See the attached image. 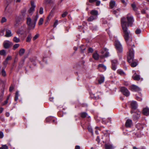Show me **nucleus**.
<instances>
[{
  "label": "nucleus",
  "mask_w": 149,
  "mask_h": 149,
  "mask_svg": "<svg viewBox=\"0 0 149 149\" xmlns=\"http://www.w3.org/2000/svg\"><path fill=\"white\" fill-rule=\"evenodd\" d=\"M25 52V49L23 48H21L20 49L19 52V54L20 56H22Z\"/></svg>",
  "instance_id": "nucleus-28"
},
{
  "label": "nucleus",
  "mask_w": 149,
  "mask_h": 149,
  "mask_svg": "<svg viewBox=\"0 0 149 149\" xmlns=\"http://www.w3.org/2000/svg\"><path fill=\"white\" fill-rule=\"evenodd\" d=\"M31 7L28 10V13L30 15H32L33 12L34 11L36 5L34 1H32L31 2Z\"/></svg>",
  "instance_id": "nucleus-8"
},
{
  "label": "nucleus",
  "mask_w": 149,
  "mask_h": 149,
  "mask_svg": "<svg viewBox=\"0 0 149 149\" xmlns=\"http://www.w3.org/2000/svg\"><path fill=\"white\" fill-rule=\"evenodd\" d=\"M19 95V91H17L15 93V101H16L18 99Z\"/></svg>",
  "instance_id": "nucleus-33"
},
{
  "label": "nucleus",
  "mask_w": 149,
  "mask_h": 149,
  "mask_svg": "<svg viewBox=\"0 0 149 149\" xmlns=\"http://www.w3.org/2000/svg\"><path fill=\"white\" fill-rule=\"evenodd\" d=\"M105 146V149H114V148L112 144H106Z\"/></svg>",
  "instance_id": "nucleus-24"
},
{
  "label": "nucleus",
  "mask_w": 149,
  "mask_h": 149,
  "mask_svg": "<svg viewBox=\"0 0 149 149\" xmlns=\"http://www.w3.org/2000/svg\"><path fill=\"white\" fill-rule=\"evenodd\" d=\"M96 2V4L97 6H99L100 4V1H97Z\"/></svg>",
  "instance_id": "nucleus-58"
},
{
  "label": "nucleus",
  "mask_w": 149,
  "mask_h": 149,
  "mask_svg": "<svg viewBox=\"0 0 149 149\" xmlns=\"http://www.w3.org/2000/svg\"><path fill=\"white\" fill-rule=\"evenodd\" d=\"M3 137V134L2 132H0V138H2Z\"/></svg>",
  "instance_id": "nucleus-59"
},
{
  "label": "nucleus",
  "mask_w": 149,
  "mask_h": 149,
  "mask_svg": "<svg viewBox=\"0 0 149 149\" xmlns=\"http://www.w3.org/2000/svg\"><path fill=\"white\" fill-rule=\"evenodd\" d=\"M115 5V2L114 1H111L110 3V6L111 8H113Z\"/></svg>",
  "instance_id": "nucleus-32"
},
{
  "label": "nucleus",
  "mask_w": 149,
  "mask_h": 149,
  "mask_svg": "<svg viewBox=\"0 0 149 149\" xmlns=\"http://www.w3.org/2000/svg\"><path fill=\"white\" fill-rule=\"evenodd\" d=\"M14 88L12 86H11L10 87V88H9V90H10V91L11 92L13 90Z\"/></svg>",
  "instance_id": "nucleus-62"
},
{
  "label": "nucleus",
  "mask_w": 149,
  "mask_h": 149,
  "mask_svg": "<svg viewBox=\"0 0 149 149\" xmlns=\"http://www.w3.org/2000/svg\"><path fill=\"white\" fill-rule=\"evenodd\" d=\"M19 46V44H16L13 46V49L15 50L16 49L18 48Z\"/></svg>",
  "instance_id": "nucleus-36"
},
{
  "label": "nucleus",
  "mask_w": 149,
  "mask_h": 149,
  "mask_svg": "<svg viewBox=\"0 0 149 149\" xmlns=\"http://www.w3.org/2000/svg\"><path fill=\"white\" fill-rule=\"evenodd\" d=\"M38 17V13H37L36 15L33 16L32 19L29 17H28L27 18L26 24L29 30L30 31L34 29L36 26V22Z\"/></svg>",
  "instance_id": "nucleus-2"
},
{
  "label": "nucleus",
  "mask_w": 149,
  "mask_h": 149,
  "mask_svg": "<svg viewBox=\"0 0 149 149\" xmlns=\"http://www.w3.org/2000/svg\"><path fill=\"white\" fill-rule=\"evenodd\" d=\"M133 73H134V74L132 76L133 79L136 80H139L140 79V75H137L135 71H133Z\"/></svg>",
  "instance_id": "nucleus-12"
},
{
  "label": "nucleus",
  "mask_w": 149,
  "mask_h": 149,
  "mask_svg": "<svg viewBox=\"0 0 149 149\" xmlns=\"http://www.w3.org/2000/svg\"><path fill=\"white\" fill-rule=\"evenodd\" d=\"M68 13L67 12H65L63 13L62 14V16L63 17H64L66 16V15H67Z\"/></svg>",
  "instance_id": "nucleus-52"
},
{
  "label": "nucleus",
  "mask_w": 149,
  "mask_h": 149,
  "mask_svg": "<svg viewBox=\"0 0 149 149\" xmlns=\"http://www.w3.org/2000/svg\"><path fill=\"white\" fill-rule=\"evenodd\" d=\"M134 54L133 49L132 48L130 49L127 56V61L129 63H131V65L132 67H135L137 65L136 62H133L134 58Z\"/></svg>",
  "instance_id": "nucleus-3"
},
{
  "label": "nucleus",
  "mask_w": 149,
  "mask_h": 149,
  "mask_svg": "<svg viewBox=\"0 0 149 149\" xmlns=\"http://www.w3.org/2000/svg\"><path fill=\"white\" fill-rule=\"evenodd\" d=\"M141 113L140 112H138L137 113H135L133 117V118L134 120H136L139 118L140 116Z\"/></svg>",
  "instance_id": "nucleus-13"
},
{
  "label": "nucleus",
  "mask_w": 149,
  "mask_h": 149,
  "mask_svg": "<svg viewBox=\"0 0 149 149\" xmlns=\"http://www.w3.org/2000/svg\"><path fill=\"white\" fill-rule=\"evenodd\" d=\"M38 36H39V35L38 34H36L34 36V37H33V40H36V39H37V38L38 37Z\"/></svg>",
  "instance_id": "nucleus-53"
},
{
  "label": "nucleus",
  "mask_w": 149,
  "mask_h": 149,
  "mask_svg": "<svg viewBox=\"0 0 149 149\" xmlns=\"http://www.w3.org/2000/svg\"><path fill=\"white\" fill-rule=\"evenodd\" d=\"M1 74L3 76H5L6 75V72L3 69L2 70Z\"/></svg>",
  "instance_id": "nucleus-46"
},
{
  "label": "nucleus",
  "mask_w": 149,
  "mask_h": 149,
  "mask_svg": "<svg viewBox=\"0 0 149 149\" xmlns=\"http://www.w3.org/2000/svg\"><path fill=\"white\" fill-rule=\"evenodd\" d=\"M6 20L7 19H6V18L5 17H3L2 18L1 22V23H3L4 22H6Z\"/></svg>",
  "instance_id": "nucleus-48"
},
{
  "label": "nucleus",
  "mask_w": 149,
  "mask_h": 149,
  "mask_svg": "<svg viewBox=\"0 0 149 149\" xmlns=\"http://www.w3.org/2000/svg\"><path fill=\"white\" fill-rule=\"evenodd\" d=\"M88 129L89 132H91L92 134H93V132L92 128L89 125L88 126Z\"/></svg>",
  "instance_id": "nucleus-38"
},
{
  "label": "nucleus",
  "mask_w": 149,
  "mask_h": 149,
  "mask_svg": "<svg viewBox=\"0 0 149 149\" xmlns=\"http://www.w3.org/2000/svg\"><path fill=\"white\" fill-rule=\"evenodd\" d=\"M97 17L96 16H91L87 20L88 21H92L93 20L96 19Z\"/></svg>",
  "instance_id": "nucleus-20"
},
{
  "label": "nucleus",
  "mask_w": 149,
  "mask_h": 149,
  "mask_svg": "<svg viewBox=\"0 0 149 149\" xmlns=\"http://www.w3.org/2000/svg\"><path fill=\"white\" fill-rule=\"evenodd\" d=\"M11 42L9 41H6L3 43V46L5 48L7 49L8 48L11 44Z\"/></svg>",
  "instance_id": "nucleus-15"
},
{
  "label": "nucleus",
  "mask_w": 149,
  "mask_h": 149,
  "mask_svg": "<svg viewBox=\"0 0 149 149\" xmlns=\"http://www.w3.org/2000/svg\"><path fill=\"white\" fill-rule=\"evenodd\" d=\"M13 41L16 43H18L20 41V40L19 38H17L16 36H15L13 38Z\"/></svg>",
  "instance_id": "nucleus-26"
},
{
  "label": "nucleus",
  "mask_w": 149,
  "mask_h": 149,
  "mask_svg": "<svg viewBox=\"0 0 149 149\" xmlns=\"http://www.w3.org/2000/svg\"><path fill=\"white\" fill-rule=\"evenodd\" d=\"M131 6L134 10H136V7L135 4L134 3L132 4L131 5Z\"/></svg>",
  "instance_id": "nucleus-49"
},
{
  "label": "nucleus",
  "mask_w": 149,
  "mask_h": 149,
  "mask_svg": "<svg viewBox=\"0 0 149 149\" xmlns=\"http://www.w3.org/2000/svg\"><path fill=\"white\" fill-rule=\"evenodd\" d=\"M113 13L116 15H118L119 14V10H118L117 11L116 10H114L113 11Z\"/></svg>",
  "instance_id": "nucleus-50"
},
{
  "label": "nucleus",
  "mask_w": 149,
  "mask_h": 149,
  "mask_svg": "<svg viewBox=\"0 0 149 149\" xmlns=\"http://www.w3.org/2000/svg\"><path fill=\"white\" fill-rule=\"evenodd\" d=\"M93 51V49L91 48H89L88 49V52L92 53Z\"/></svg>",
  "instance_id": "nucleus-56"
},
{
  "label": "nucleus",
  "mask_w": 149,
  "mask_h": 149,
  "mask_svg": "<svg viewBox=\"0 0 149 149\" xmlns=\"http://www.w3.org/2000/svg\"><path fill=\"white\" fill-rule=\"evenodd\" d=\"M17 20H19V22L21 23L24 20V19L21 16H19L17 17Z\"/></svg>",
  "instance_id": "nucleus-35"
},
{
  "label": "nucleus",
  "mask_w": 149,
  "mask_h": 149,
  "mask_svg": "<svg viewBox=\"0 0 149 149\" xmlns=\"http://www.w3.org/2000/svg\"><path fill=\"white\" fill-rule=\"evenodd\" d=\"M51 0H44V4H47L48 3H51Z\"/></svg>",
  "instance_id": "nucleus-39"
},
{
  "label": "nucleus",
  "mask_w": 149,
  "mask_h": 149,
  "mask_svg": "<svg viewBox=\"0 0 149 149\" xmlns=\"http://www.w3.org/2000/svg\"><path fill=\"white\" fill-rule=\"evenodd\" d=\"M131 90L133 91L139 92L141 90V89L139 87L134 85H132L130 87Z\"/></svg>",
  "instance_id": "nucleus-11"
},
{
  "label": "nucleus",
  "mask_w": 149,
  "mask_h": 149,
  "mask_svg": "<svg viewBox=\"0 0 149 149\" xmlns=\"http://www.w3.org/2000/svg\"><path fill=\"white\" fill-rule=\"evenodd\" d=\"M39 13L41 14H42L43 13V8L42 7L40 8Z\"/></svg>",
  "instance_id": "nucleus-51"
},
{
  "label": "nucleus",
  "mask_w": 149,
  "mask_h": 149,
  "mask_svg": "<svg viewBox=\"0 0 149 149\" xmlns=\"http://www.w3.org/2000/svg\"><path fill=\"white\" fill-rule=\"evenodd\" d=\"M121 21L122 29L124 33V37L127 45L134 47V45L132 44V40L131 35L130 31L128 30L126 18L124 17L122 18Z\"/></svg>",
  "instance_id": "nucleus-1"
},
{
  "label": "nucleus",
  "mask_w": 149,
  "mask_h": 149,
  "mask_svg": "<svg viewBox=\"0 0 149 149\" xmlns=\"http://www.w3.org/2000/svg\"><path fill=\"white\" fill-rule=\"evenodd\" d=\"M131 108L133 109H136L138 106L136 102L135 101H132L130 102Z\"/></svg>",
  "instance_id": "nucleus-10"
},
{
  "label": "nucleus",
  "mask_w": 149,
  "mask_h": 149,
  "mask_svg": "<svg viewBox=\"0 0 149 149\" xmlns=\"http://www.w3.org/2000/svg\"><path fill=\"white\" fill-rule=\"evenodd\" d=\"M136 99L138 101H141L142 100V99L141 97H139L138 96L136 97Z\"/></svg>",
  "instance_id": "nucleus-54"
},
{
  "label": "nucleus",
  "mask_w": 149,
  "mask_h": 149,
  "mask_svg": "<svg viewBox=\"0 0 149 149\" xmlns=\"http://www.w3.org/2000/svg\"><path fill=\"white\" fill-rule=\"evenodd\" d=\"M12 57L10 56H8L6 59V60L8 61L9 60H10L11 59Z\"/></svg>",
  "instance_id": "nucleus-61"
},
{
  "label": "nucleus",
  "mask_w": 149,
  "mask_h": 149,
  "mask_svg": "<svg viewBox=\"0 0 149 149\" xmlns=\"http://www.w3.org/2000/svg\"><path fill=\"white\" fill-rule=\"evenodd\" d=\"M43 19L42 18H40L39 22H38V25H42L43 23Z\"/></svg>",
  "instance_id": "nucleus-37"
},
{
  "label": "nucleus",
  "mask_w": 149,
  "mask_h": 149,
  "mask_svg": "<svg viewBox=\"0 0 149 149\" xmlns=\"http://www.w3.org/2000/svg\"><path fill=\"white\" fill-rule=\"evenodd\" d=\"M107 33L109 35V38L111 40H115V45L117 50L119 52H121L122 51L123 48L122 45L120 42L116 40V37L113 36L114 39H112V34L110 31H107Z\"/></svg>",
  "instance_id": "nucleus-4"
},
{
  "label": "nucleus",
  "mask_w": 149,
  "mask_h": 149,
  "mask_svg": "<svg viewBox=\"0 0 149 149\" xmlns=\"http://www.w3.org/2000/svg\"><path fill=\"white\" fill-rule=\"evenodd\" d=\"M98 68L99 70H101V69H103L102 71H105L106 69V67L103 64H100L98 65Z\"/></svg>",
  "instance_id": "nucleus-16"
},
{
  "label": "nucleus",
  "mask_w": 149,
  "mask_h": 149,
  "mask_svg": "<svg viewBox=\"0 0 149 149\" xmlns=\"http://www.w3.org/2000/svg\"><path fill=\"white\" fill-rule=\"evenodd\" d=\"M118 73L121 75H124L125 74L124 72L122 70H117Z\"/></svg>",
  "instance_id": "nucleus-34"
},
{
  "label": "nucleus",
  "mask_w": 149,
  "mask_h": 149,
  "mask_svg": "<svg viewBox=\"0 0 149 149\" xmlns=\"http://www.w3.org/2000/svg\"><path fill=\"white\" fill-rule=\"evenodd\" d=\"M143 114L145 116H148L149 115V109L146 107L144 108L143 110Z\"/></svg>",
  "instance_id": "nucleus-14"
},
{
  "label": "nucleus",
  "mask_w": 149,
  "mask_h": 149,
  "mask_svg": "<svg viewBox=\"0 0 149 149\" xmlns=\"http://www.w3.org/2000/svg\"><path fill=\"white\" fill-rule=\"evenodd\" d=\"M8 61H7V60H5V61H4L3 62V64L5 66V67H6L7 64H8Z\"/></svg>",
  "instance_id": "nucleus-57"
},
{
  "label": "nucleus",
  "mask_w": 149,
  "mask_h": 149,
  "mask_svg": "<svg viewBox=\"0 0 149 149\" xmlns=\"http://www.w3.org/2000/svg\"><path fill=\"white\" fill-rule=\"evenodd\" d=\"M5 31V29L1 30L0 31V36H2L4 35V33Z\"/></svg>",
  "instance_id": "nucleus-43"
},
{
  "label": "nucleus",
  "mask_w": 149,
  "mask_h": 149,
  "mask_svg": "<svg viewBox=\"0 0 149 149\" xmlns=\"http://www.w3.org/2000/svg\"><path fill=\"white\" fill-rule=\"evenodd\" d=\"M107 23V22L105 19H104L102 20V24H106Z\"/></svg>",
  "instance_id": "nucleus-63"
},
{
  "label": "nucleus",
  "mask_w": 149,
  "mask_h": 149,
  "mask_svg": "<svg viewBox=\"0 0 149 149\" xmlns=\"http://www.w3.org/2000/svg\"><path fill=\"white\" fill-rule=\"evenodd\" d=\"M21 24V22H19V20H16L15 22L14 26L15 27H17Z\"/></svg>",
  "instance_id": "nucleus-27"
},
{
  "label": "nucleus",
  "mask_w": 149,
  "mask_h": 149,
  "mask_svg": "<svg viewBox=\"0 0 149 149\" xmlns=\"http://www.w3.org/2000/svg\"><path fill=\"white\" fill-rule=\"evenodd\" d=\"M12 36L11 31L10 30L7 29L6 30V34L5 36L6 37H10Z\"/></svg>",
  "instance_id": "nucleus-19"
},
{
  "label": "nucleus",
  "mask_w": 149,
  "mask_h": 149,
  "mask_svg": "<svg viewBox=\"0 0 149 149\" xmlns=\"http://www.w3.org/2000/svg\"><path fill=\"white\" fill-rule=\"evenodd\" d=\"M26 26L24 25L18 29L16 31V33L19 36L23 35L24 34L26 35L27 33H30V31L28 30L27 31H26Z\"/></svg>",
  "instance_id": "nucleus-5"
},
{
  "label": "nucleus",
  "mask_w": 149,
  "mask_h": 149,
  "mask_svg": "<svg viewBox=\"0 0 149 149\" xmlns=\"http://www.w3.org/2000/svg\"><path fill=\"white\" fill-rule=\"evenodd\" d=\"M111 120L110 118H108L107 119H106L104 118H103L102 119V123L104 124H106L107 123L109 122H110Z\"/></svg>",
  "instance_id": "nucleus-21"
},
{
  "label": "nucleus",
  "mask_w": 149,
  "mask_h": 149,
  "mask_svg": "<svg viewBox=\"0 0 149 149\" xmlns=\"http://www.w3.org/2000/svg\"><path fill=\"white\" fill-rule=\"evenodd\" d=\"M6 54V52L4 50H2L0 51V54L1 55H5Z\"/></svg>",
  "instance_id": "nucleus-42"
},
{
  "label": "nucleus",
  "mask_w": 149,
  "mask_h": 149,
  "mask_svg": "<svg viewBox=\"0 0 149 149\" xmlns=\"http://www.w3.org/2000/svg\"><path fill=\"white\" fill-rule=\"evenodd\" d=\"M132 125V121L130 119H128L127 120L125 125L127 127H131Z\"/></svg>",
  "instance_id": "nucleus-18"
},
{
  "label": "nucleus",
  "mask_w": 149,
  "mask_h": 149,
  "mask_svg": "<svg viewBox=\"0 0 149 149\" xmlns=\"http://www.w3.org/2000/svg\"><path fill=\"white\" fill-rule=\"evenodd\" d=\"M52 120L53 122L55 121L54 120H53V117L52 116L48 117L46 119V121L47 122H49Z\"/></svg>",
  "instance_id": "nucleus-30"
},
{
  "label": "nucleus",
  "mask_w": 149,
  "mask_h": 149,
  "mask_svg": "<svg viewBox=\"0 0 149 149\" xmlns=\"http://www.w3.org/2000/svg\"><path fill=\"white\" fill-rule=\"evenodd\" d=\"M117 65H114L113 63L112 64V68L113 70H116Z\"/></svg>",
  "instance_id": "nucleus-41"
},
{
  "label": "nucleus",
  "mask_w": 149,
  "mask_h": 149,
  "mask_svg": "<svg viewBox=\"0 0 149 149\" xmlns=\"http://www.w3.org/2000/svg\"><path fill=\"white\" fill-rule=\"evenodd\" d=\"M58 24V20H56L53 24V26L54 27H56Z\"/></svg>",
  "instance_id": "nucleus-47"
},
{
  "label": "nucleus",
  "mask_w": 149,
  "mask_h": 149,
  "mask_svg": "<svg viewBox=\"0 0 149 149\" xmlns=\"http://www.w3.org/2000/svg\"><path fill=\"white\" fill-rule=\"evenodd\" d=\"M104 80V77L103 76H102L100 77V78L98 79V83L101 84L103 83Z\"/></svg>",
  "instance_id": "nucleus-22"
},
{
  "label": "nucleus",
  "mask_w": 149,
  "mask_h": 149,
  "mask_svg": "<svg viewBox=\"0 0 149 149\" xmlns=\"http://www.w3.org/2000/svg\"><path fill=\"white\" fill-rule=\"evenodd\" d=\"M100 53L102 54L100 56V57L101 58L107 57L109 56L108 50L106 48H104L102 50L100 51Z\"/></svg>",
  "instance_id": "nucleus-7"
},
{
  "label": "nucleus",
  "mask_w": 149,
  "mask_h": 149,
  "mask_svg": "<svg viewBox=\"0 0 149 149\" xmlns=\"http://www.w3.org/2000/svg\"><path fill=\"white\" fill-rule=\"evenodd\" d=\"M122 3L126 5V1L127 0H121Z\"/></svg>",
  "instance_id": "nucleus-60"
},
{
  "label": "nucleus",
  "mask_w": 149,
  "mask_h": 149,
  "mask_svg": "<svg viewBox=\"0 0 149 149\" xmlns=\"http://www.w3.org/2000/svg\"><path fill=\"white\" fill-rule=\"evenodd\" d=\"M126 18L127 21L128 26H132L134 22L133 16L130 14H128Z\"/></svg>",
  "instance_id": "nucleus-6"
},
{
  "label": "nucleus",
  "mask_w": 149,
  "mask_h": 149,
  "mask_svg": "<svg viewBox=\"0 0 149 149\" xmlns=\"http://www.w3.org/2000/svg\"><path fill=\"white\" fill-rule=\"evenodd\" d=\"M87 115V114L85 112H83L81 113V116L82 118L85 117Z\"/></svg>",
  "instance_id": "nucleus-44"
},
{
  "label": "nucleus",
  "mask_w": 149,
  "mask_h": 149,
  "mask_svg": "<svg viewBox=\"0 0 149 149\" xmlns=\"http://www.w3.org/2000/svg\"><path fill=\"white\" fill-rule=\"evenodd\" d=\"M93 57L95 60H97L98 59L99 55L97 51H95L93 54Z\"/></svg>",
  "instance_id": "nucleus-17"
},
{
  "label": "nucleus",
  "mask_w": 149,
  "mask_h": 149,
  "mask_svg": "<svg viewBox=\"0 0 149 149\" xmlns=\"http://www.w3.org/2000/svg\"><path fill=\"white\" fill-rule=\"evenodd\" d=\"M29 34L28 35L26 39V41L27 42H30L32 38L31 34V33H29Z\"/></svg>",
  "instance_id": "nucleus-25"
},
{
  "label": "nucleus",
  "mask_w": 149,
  "mask_h": 149,
  "mask_svg": "<svg viewBox=\"0 0 149 149\" xmlns=\"http://www.w3.org/2000/svg\"><path fill=\"white\" fill-rule=\"evenodd\" d=\"M91 14L92 16H97L98 15V13L96 10H93L91 12Z\"/></svg>",
  "instance_id": "nucleus-23"
},
{
  "label": "nucleus",
  "mask_w": 149,
  "mask_h": 149,
  "mask_svg": "<svg viewBox=\"0 0 149 149\" xmlns=\"http://www.w3.org/2000/svg\"><path fill=\"white\" fill-rule=\"evenodd\" d=\"M141 30L139 29H137L135 31V33L137 34L141 33Z\"/></svg>",
  "instance_id": "nucleus-40"
},
{
  "label": "nucleus",
  "mask_w": 149,
  "mask_h": 149,
  "mask_svg": "<svg viewBox=\"0 0 149 149\" xmlns=\"http://www.w3.org/2000/svg\"><path fill=\"white\" fill-rule=\"evenodd\" d=\"M112 64L113 63L114 65H117L118 62L117 60L114 59L111 61Z\"/></svg>",
  "instance_id": "nucleus-45"
},
{
  "label": "nucleus",
  "mask_w": 149,
  "mask_h": 149,
  "mask_svg": "<svg viewBox=\"0 0 149 149\" xmlns=\"http://www.w3.org/2000/svg\"><path fill=\"white\" fill-rule=\"evenodd\" d=\"M2 147L3 149H8V147L6 145H3L2 146Z\"/></svg>",
  "instance_id": "nucleus-55"
},
{
  "label": "nucleus",
  "mask_w": 149,
  "mask_h": 149,
  "mask_svg": "<svg viewBox=\"0 0 149 149\" xmlns=\"http://www.w3.org/2000/svg\"><path fill=\"white\" fill-rule=\"evenodd\" d=\"M121 91L124 95L126 96H128L130 95V93L127 89L124 87L121 88Z\"/></svg>",
  "instance_id": "nucleus-9"
},
{
  "label": "nucleus",
  "mask_w": 149,
  "mask_h": 149,
  "mask_svg": "<svg viewBox=\"0 0 149 149\" xmlns=\"http://www.w3.org/2000/svg\"><path fill=\"white\" fill-rule=\"evenodd\" d=\"M90 29L93 31H95L97 30L98 28L97 26L92 25L90 27Z\"/></svg>",
  "instance_id": "nucleus-29"
},
{
  "label": "nucleus",
  "mask_w": 149,
  "mask_h": 149,
  "mask_svg": "<svg viewBox=\"0 0 149 149\" xmlns=\"http://www.w3.org/2000/svg\"><path fill=\"white\" fill-rule=\"evenodd\" d=\"M96 140L97 141L98 143L100 142V140L99 136H97V137Z\"/></svg>",
  "instance_id": "nucleus-64"
},
{
  "label": "nucleus",
  "mask_w": 149,
  "mask_h": 149,
  "mask_svg": "<svg viewBox=\"0 0 149 149\" xmlns=\"http://www.w3.org/2000/svg\"><path fill=\"white\" fill-rule=\"evenodd\" d=\"M54 15V13L52 11H51L47 18L49 19H50Z\"/></svg>",
  "instance_id": "nucleus-31"
}]
</instances>
